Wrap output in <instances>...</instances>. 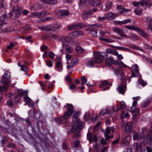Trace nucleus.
<instances>
[{
  "mask_svg": "<svg viewBox=\"0 0 152 152\" xmlns=\"http://www.w3.org/2000/svg\"><path fill=\"white\" fill-rule=\"evenodd\" d=\"M93 54L95 56L94 58L88 62L87 66L88 67H93L94 65L100 63L104 57L107 58L108 56V54L105 52H100L94 51Z\"/></svg>",
  "mask_w": 152,
  "mask_h": 152,
  "instance_id": "1",
  "label": "nucleus"
},
{
  "mask_svg": "<svg viewBox=\"0 0 152 152\" xmlns=\"http://www.w3.org/2000/svg\"><path fill=\"white\" fill-rule=\"evenodd\" d=\"M98 9L94 8L92 10L88 9L85 10L82 15V18L83 19L86 20L88 19L90 16L93 14L94 12L97 11Z\"/></svg>",
  "mask_w": 152,
  "mask_h": 152,
  "instance_id": "2",
  "label": "nucleus"
},
{
  "mask_svg": "<svg viewBox=\"0 0 152 152\" xmlns=\"http://www.w3.org/2000/svg\"><path fill=\"white\" fill-rule=\"evenodd\" d=\"M72 114L70 112L66 111L63 116L61 118H58L56 119V121L58 123H64L66 122L68 118L71 116Z\"/></svg>",
  "mask_w": 152,
  "mask_h": 152,
  "instance_id": "3",
  "label": "nucleus"
},
{
  "mask_svg": "<svg viewBox=\"0 0 152 152\" xmlns=\"http://www.w3.org/2000/svg\"><path fill=\"white\" fill-rule=\"evenodd\" d=\"M22 10V8L18 6L13 7L12 12L10 14V17L14 16L15 18H16L19 17L21 14Z\"/></svg>",
  "mask_w": 152,
  "mask_h": 152,
  "instance_id": "4",
  "label": "nucleus"
},
{
  "mask_svg": "<svg viewBox=\"0 0 152 152\" xmlns=\"http://www.w3.org/2000/svg\"><path fill=\"white\" fill-rule=\"evenodd\" d=\"M10 73L7 72L5 71L4 75H3L2 79L1 80V83L4 85H8L10 82Z\"/></svg>",
  "mask_w": 152,
  "mask_h": 152,
  "instance_id": "5",
  "label": "nucleus"
},
{
  "mask_svg": "<svg viewBox=\"0 0 152 152\" xmlns=\"http://www.w3.org/2000/svg\"><path fill=\"white\" fill-rule=\"evenodd\" d=\"M115 131V129L112 127H109L106 128V132L104 133V136L106 140L108 141L109 139L113 137V135L110 136L109 134H111V132H114Z\"/></svg>",
  "mask_w": 152,
  "mask_h": 152,
  "instance_id": "6",
  "label": "nucleus"
},
{
  "mask_svg": "<svg viewBox=\"0 0 152 152\" xmlns=\"http://www.w3.org/2000/svg\"><path fill=\"white\" fill-rule=\"evenodd\" d=\"M116 9V10L120 14H125L131 11L130 9H126L121 4L117 5Z\"/></svg>",
  "mask_w": 152,
  "mask_h": 152,
  "instance_id": "7",
  "label": "nucleus"
},
{
  "mask_svg": "<svg viewBox=\"0 0 152 152\" xmlns=\"http://www.w3.org/2000/svg\"><path fill=\"white\" fill-rule=\"evenodd\" d=\"M113 30L115 32L117 33L121 36L124 37L126 38H127V36L124 34L123 29L114 27L113 28Z\"/></svg>",
  "mask_w": 152,
  "mask_h": 152,
  "instance_id": "8",
  "label": "nucleus"
},
{
  "mask_svg": "<svg viewBox=\"0 0 152 152\" xmlns=\"http://www.w3.org/2000/svg\"><path fill=\"white\" fill-rule=\"evenodd\" d=\"M87 138L90 143H91L93 141L95 143H97L98 140L97 136L95 134L92 135L91 133H88L87 134Z\"/></svg>",
  "mask_w": 152,
  "mask_h": 152,
  "instance_id": "9",
  "label": "nucleus"
},
{
  "mask_svg": "<svg viewBox=\"0 0 152 152\" xmlns=\"http://www.w3.org/2000/svg\"><path fill=\"white\" fill-rule=\"evenodd\" d=\"M131 137L130 136H127L125 137L121 142V145L128 146L131 141Z\"/></svg>",
  "mask_w": 152,
  "mask_h": 152,
  "instance_id": "10",
  "label": "nucleus"
},
{
  "mask_svg": "<svg viewBox=\"0 0 152 152\" xmlns=\"http://www.w3.org/2000/svg\"><path fill=\"white\" fill-rule=\"evenodd\" d=\"M115 74L116 75L118 76L120 75L121 78L122 80L124 81L125 79V76L123 71V70L120 68H118V69H115L114 70Z\"/></svg>",
  "mask_w": 152,
  "mask_h": 152,
  "instance_id": "11",
  "label": "nucleus"
},
{
  "mask_svg": "<svg viewBox=\"0 0 152 152\" xmlns=\"http://www.w3.org/2000/svg\"><path fill=\"white\" fill-rule=\"evenodd\" d=\"M28 91H27L26 96L23 97L24 100L25 102L30 107H32L34 105V102L32 100L29 98L28 95Z\"/></svg>",
  "mask_w": 152,
  "mask_h": 152,
  "instance_id": "12",
  "label": "nucleus"
},
{
  "mask_svg": "<svg viewBox=\"0 0 152 152\" xmlns=\"http://www.w3.org/2000/svg\"><path fill=\"white\" fill-rule=\"evenodd\" d=\"M70 13L67 10H61L58 11L57 15L58 17H64L69 15Z\"/></svg>",
  "mask_w": 152,
  "mask_h": 152,
  "instance_id": "13",
  "label": "nucleus"
},
{
  "mask_svg": "<svg viewBox=\"0 0 152 152\" xmlns=\"http://www.w3.org/2000/svg\"><path fill=\"white\" fill-rule=\"evenodd\" d=\"M132 123L131 122H124L123 126L124 127V131L125 132L131 131L132 128Z\"/></svg>",
  "mask_w": 152,
  "mask_h": 152,
  "instance_id": "14",
  "label": "nucleus"
},
{
  "mask_svg": "<svg viewBox=\"0 0 152 152\" xmlns=\"http://www.w3.org/2000/svg\"><path fill=\"white\" fill-rule=\"evenodd\" d=\"M63 48L65 49L66 53H71L73 51V48L70 45L65 43L62 44Z\"/></svg>",
  "mask_w": 152,
  "mask_h": 152,
  "instance_id": "15",
  "label": "nucleus"
},
{
  "mask_svg": "<svg viewBox=\"0 0 152 152\" xmlns=\"http://www.w3.org/2000/svg\"><path fill=\"white\" fill-rule=\"evenodd\" d=\"M84 34V32L82 31H74L70 34V37H72L74 38H77L80 36L83 35Z\"/></svg>",
  "mask_w": 152,
  "mask_h": 152,
  "instance_id": "16",
  "label": "nucleus"
},
{
  "mask_svg": "<svg viewBox=\"0 0 152 152\" xmlns=\"http://www.w3.org/2000/svg\"><path fill=\"white\" fill-rule=\"evenodd\" d=\"M7 22V18L5 15H3L0 17V29L1 28L2 26L5 24Z\"/></svg>",
  "mask_w": 152,
  "mask_h": 152,
  "instance_id": "17",
  "label": "nucleus"
},
{
  "mask_svg": "<svg viewBox=\"0 0 152 152\" xmlns=\"http://www.w3.org/2000/svg\"><path fill=\"white\" fill-rule=\"evenodd\" d=\"M118 90L120 94L123 95L126 90V86L125 85L121 84L118 87Z\"/></svg>",
  "mask_w": 152,
  "mask_h": 152,
  "instance_id": "18",
  "label": "nucleus"
},
{
  "mask_svg": "<svg viewBox=\"0 0 152 152\" xmlns=\"http://www.w3.org/2000/svg\"><path fill=\"white\" fill-rule=\"evenodd\" d=\"M41 1L43 4H55L57 3L56 0H41Z\"/></svg>",
  "mask_w": 152,
  "mask_h": 152,
  "instance_id": "19",
  "label": "nucleus"
},
{
  "mask_svg": "<svg viewBox=\"0 0 152 152\" xmlns=\"http://www.w3.org/2000/svg\"><path fill=\"white\" fill-rule=\"evenodd\" d=\"M113 3L111 0H109L107 2L106 4L105 7L103 10L104 11H107L109 10L112 6Z\"/></svg>",
  "mask_w": 152,
  "mask_h": 152,
  "instance_id": "20",
  "label": "nucleus"
},
{
  "mask_svg": "<svg viewBox=\"0 0 152 152\" xmlns=\"http://www.w3.org/2000/svg\"><path fill=\"white\" fill-rule=\"evenodd\" d=\"M90 3L93 6H97L100 5L101 2L100 0H91Z\"/></svg>",
  "mask_w": 152,
  "mask_h": 152,
  "instance_id": "21",
  "label": "nucleus"
},
{
  "mask_svg": "<svg viewBox=\"0 0 152 152\" xmlns=\"http://www.w3.org/2000/svg\"><path fill=\"white\" fill-rule=\"evenodd\" d=\"M147 22L149 24V26L147 28L152 31V18H151L147 17L146 18Z\"/></svg>",
  "mask_w": 152,
  "mask_h": 152,
  "instance_id": "22",
  "label": "nucleus"
},
{
  "mask_svg": "<svg viewBox=\"0 0 152 152\" xmlns=\"http://www.w3.org/2000/svg\"><path fill=\"white\" fill-rule=\"evenodd\" d=\"M131 20L130 19H127L121 21H117L116 22V24L120 26L122 25L123 24H126L130 23Z\"/></svg>",
  "mask_w": 152,
  "mask_h": 152,
  "instance_id": "23",
  "label": "nucleus"
},
{
  "mask_svg": "<svg viewBox=\"0 0 152 152\" xmlns=\"http://www.w3.org/2000/svg\"><path fill=\"white\" fill-rule=\"evenodd\" d=\"M133 139L134 140H138L141 139L142 138V136L140 135L136 132H134L133 133Z\"/></svg>",
  "mask_w": 152,
  "mask_h": 152,
  "instance_id": "24",
  "label": "nucleus"
},
{
  "mask_svg": "<svg viewBox=\"0 0 152 152\" xmlns=\"http://www.w3.org/2000/svg\"><path fill=\"white\" fill-rule=\"evenodd\" d=\"M105 15L107 19L110 20H113L116 17L114 14L111 12L106 14Z\"/></svg>",
  "mask_w": 152,
  "mask_h": 152,
  "instance_id": "25",
  "label": "nucleus"
},
{
  "mask_svg": "<svg viewBox=\"0 0 152 152\" xmlns=\"http://www.w3.org/2000/svg\"><path fill=\"white\" fill-rule=\"evenodd\" d=\"M69 30H72L74 29H78V23L72 24L69 25L68 27Z\"/></svg>",
  "mask_w": 152,
  "mask_h": 152,
  "instance_id": "26",
  "label": "nucleus"
},
{
  "mask_svg": "<svg viewBox=\"0 0 152 152\" xmlns=\"http://www.w3.org/2000/svg\"><path fill=\"white\" fill-rule=\"evenodd\" d=\"M50 13L44 11L38 12L37 15H38V18H40L43 17L46 15H48Z\"/></svg>",
  "mask_w": 152,
  "mask_h": 152,
  "instance_id": "27",
  "label": "nucleus"
},
{
  "mask_svg": "<svg viewBox=\"0 0 152 152\" xmlns=\"http://www.w3.org/2000/svg\"><path fill=\"white\" fill-rule=\"evenodd\" d=\"M83 123L79 120L76 121V125L77 129H81L83 127Z\"/></svg>",
  "mask_w": 152,
  "mask_h": 152,
  "instance_id": "28",
  "label": "nucleus"
},
{
  "mask_svg": "<svg viewBox=\"0 0 152 152\" xmlns=\"http://www.w3.org/2000/svg\"><path fill=\"white\" fill-rule=\"evenodd\" d=\"M61 26L60 24L56 23H55L50 26L52 30L55 31L57 29H59L61 28Z\"/></svg>",
  "mask_w": 152,
  "mask_h": 152,
  "instance_id": "29",
  "label": "nucleus"
},
{
  "mask_svg": "<svg viewBox=\"0 0 152 152\" xmlns=\"http://www.w3.org/2000/svg\"><path fill=\"white\" fill-rule=\"evenodd\" d=\"M62 65L61 62L59 61H57L56 63L55 67L56 68V70L59 72L61 71L62 70Z\"/></svg>",
  "mask_w": 152,
  "mask_h": 152,
  "instance_id": "30",
  "label": "nucleus"
},
{
  "mask_svg": "<svg viewBox=\"0 0 152 152\" xmlns=\"http://www.w3.org/2000/svg\"><path fill=\"white\" fill-rule=\"evenodd\" d=\"M91 28L96 29V28H100L102 27V25L101 24L97 23L96 24L90 25L88 26Z\"/></svg>",
  "mask_w": 152,
  "mask_h": 152,
  "instance_id": "31",
  "label": "nucleus"
},
{
  "mask_svg": "<svg viewBox=\"0 0 152 152\" xmlns=\"http://www.w3.org/2000/svg\"><path fill=\"white\" fill-rule=\"evenodd\" d=\"M136 31L139 32L140 35L143 37H148V34L143 30H141L139 28V30H137Z\"/></svg>",
  "mask_w": 152,
  "mask_h": 152,
  "instance_id": "32",
  "label": "nucleus"
},
{
  "mask_svg": "<svg viewBox=\"0 0 152 152\" xmlns=\"http://www.w3.org/2000/svg\"><path fill=\"white\" fill-rule=\"evenodd\" d=\"M125 28L130 30H133L137 31L139 30V28L134 26H126Z\"/></svg>",
  "mask_w": 152,
  "mask_h": 152,
  "instance_id": "33",
  "label": "nucleus"
},
{
  "mask_svg": "<svg viewBox=\"0 0 152 152\" xmlns=\"http://www.w3.org/2000/svg\"><path fill=\"white\" fill-rule=\"evenodd\" d=\"M107 60H108L112 64H113L115 65H118V60H114L113 57H110L109 58H107Z\"/></svg>",
  "mask_w": 152,
  "mask_h": 152,
  "instance_id": "34",
  "label": "nucleus"
},
{
  "mask_svg": "<svg viewBox=\"0 0 152 152\" xmlns=\"http://www.w3.org/2000/svg\"><path fill=\"white\" fill-rule=\"evenodd\" d=\"M67 112L69 113L70 112L72 114L74 111V110H73V106L72 104H68L67 105Z\"/></svg>",
  "mask_w": 152,
  "mask_h": 152,
  "instance_id": "35",
  "label": "nucleus"
},
{
  "mask_svg": "<svg viewBox=\"0 0 152 152\" xmlns=\"http://www.w3.org/2000/svg\"><path fill=\"white\" fill-rule=\"evenodd\" d=\"M127 38H129L133 40L137 39H138L137 37L135 35L132 33H129V36L128 37L127 36Z\"/></svg>",
  "mask_w": 152,
  "mask_h": 152,
  "instance_id": "36",
  "label": "nucleus"
},
{
  "mask_svg": "<svg viewBox=\"0 0 152 152\" xmlns=\"http://www.w3.org/2000/svg\"><path fill=\"white\" fill-rule=\"evenodd\" d=\"M151 102V99H149L146 100L145 101L143 102L142 105L141 107L142 108H145Z\"/></svg>",
  "mask_w": 152,
  "mask_h": 152,
  "instance_id": "37",
  "label": "nucleus"
},
{
  "mask_svg": "<svg viewBox=\"0 0 152 152\" xmlns=\"http://www.w3.org/2000/svg\"><path fill=\"white\" fill-rule=\"evenodd\" d=\"M89 31H90V33L93 35V36H96L98 30L94 28H89Z\"/></svg>",
  "mask_w": 152,
  "mask_h": 152,
  "instance_id": "38",
  "label": "nucleus"
},
{
  "mask_svg": "<svg viewBox=\"0 0 152 152\" xmlns=\"http://www.w3.org/2000/svg\"><path fill=\"white\" fill-rule=\"evenodd\" d=\"M17 93L19 97H22L23 95L25 94L26 91L22 89H18L17 90Z\"/></svg>",
  "mask_w": 152,
  "mask_h": 152,
  "instance_id": "39",
  "label": "nucleus"
},
{
  "mask_svg": "<svg viewBox=\"0 0 152 152\" xmlns=\"http://www.w3.org/2000/svg\"><path fill=\"white\" fill-rule=\"evenodd\" d=\"M78 59L77 58L73 59L70 63V66L73 67L78 62Z\"/></svg>",
  "mask_w": 152,
  "mask_h": 152,
  "instance_id": "40",
  "label": "nucleus"
},
{
  "mask_svg": "<svg viewBox=\"0 0 152 152\" xmlns=\"http://www.w3.org/2000/svg\"><path fill=\"white\" fill-rule=\"evenodd\" d=\"M106 51L108 54H111L113 55H115V52L116 50L114 49L112 50L110 48H108L106 49Z\"/></svg>",
  "mask_w": 152,
  "mask_h": 152,
  "instance_id": "41",
  "label": "nucleus"
},
{
  "mask_svg": "<svg viewBox=\"0 0 152 152\" xmlns=\"http://www.w3.org/2000/svg\"><path fill=\"white\" fill-rule=\"evenodd\" d=\"M109 112V110L107 109H104L101 110L99 113V115H104L107 114Z\"/></svg>",
  "mask_w": 152,
  "mask_h": 152,
  "instance_id": "42",
  "label": "nucleus"
},
{
  "mask_svg": "<svg viewBox=\"0 0 152 152\" xmlns=\"http://www.w3.org/2000/svg\"><path fill=\"white\" fill-rule=\"evenodd\" d=\"M73 113H74V114L73 115V118L74 119L76 120H77V117L80 114V112L79 111L77 112L76 111L74 110Z\"/></svg>",
  "mask_w": 152,
  "mask_h": 152,
  "instance_id": "43",
  "label": "nucleus"
},
{
  "mask_svg": "<svg viewBox=\"0 0 152 152\" xmlns=\"http://www.w3.org/2000/svg\"><path fill=\"white\" fill-rule=\"evenodd\" d=\"M133 69L134 70L135 72L137 74H139V66L137 64L133 65L132 66Z\"/></svg>",
  "mask_w": 152,
  "mask_h": 152,
  "instance_id": "44",
  "label": "nucleus"
},
{
  "mask_svg": "<svg viewBox=\"0 0 152 152\" xmlns=\"http://www.w3.org/2000/svg\"><path fill=\"white\" fill-rule=\"evenodd\" d=\"M139 83L143 86H144L147 84V83L146 82L144 81L141 78L139 79Z\"/></svg>",
  "mask_w": 152,
  "mask_h": 152,
  "instance_id": "45",
  "label": "nucleus"
},
{
  "mask_svg": "<svg viewBox=\"0 0 152 152\" xmlns=\"http://www.w3.org/2000/svg\"><path fill=\"white\" fill-rule=\"evenodd\" d=\"M81 80L82 81V83H81V85H83L86 84L87 82V78L84 76H83L81 78Z\"/></svg>",
  "mask_w": 152,
  "mask_h": 152,
  "instance_id": "46",
  "label": "nucleus"
},
{
  "mask_svg": "<svg viewBox=\"0 0 152 152\" xmlns=\"http://www.w3.org/2000/svg\"><path fill=\"white\" fill-rule=\"evenodd\" d=\"M55 83V81H53L51 82H49L48 81V82L47 83V85H49L48 88L50 89L53 88L54 86L53 84Z\"/></svg>",
  "mask_w": 152,
  "mask_h": 152,
  "instance_id": "47",
  "label": "nucleus"
},
{
  "mask_svg": "<svg viewBox=\"0 0 152 152\" xmlns=\"http://www.w3.org/2000/svg\"><path fill=\"white\" fill-rule=\"evenodd\" d=\"M88 1V0H80L79 1V6L80 8L82 7V5L83 4H86Z\"/></svg>",
  "mask_w": 152,
  "mask_h": 152,
  "instance_id": "48",
  "label": "nucleus"
},
{
  "mask_svg": "<svg viewBox=\"0 0 152 152\" xmlns=\"http://www.w3.org/2000/svg\"><path fill=\"white\" fill-rule=\"evenodd\" d=\"M101 146L100 145L96 144L94 146V151L97 152L99 151L101 148Z\"/></svg>",
  "mask_w": 152,
  "mask_h": 152,
  "instance_id": "49",
  "label": "nucleus"
},
{
  "mask_svg": "<svg viewBox=\"0 0 152 152\" xmlns=\"http://www.w3.org/2000/svg\"><path fill=\"white\" fill-rule=\"evenodd\" d=\"M119 64V66L123 68H125L127 67V66L125 65L122 61L118 60V64Z\"/></svg>",
  "mask_w": 152,
  "mask_h": 152,
  "instance_id": "50",
  "label": "nucleus"
},
{
  "mask_svg": "<svg viewBox=\"0 0 152 152\" xmlns=\"http://www.w3.org/2000/svg\"><path fill=\"white\" fill-rule=\"evenodd\" d=\"M21 69L24 72H26L28 70V69L25 65H22L21 66Z\"/></svg>",
  "mask_w": 152,
  "mask_h": 152,
  "instance_id": "51",
  "label": "nucleus"
},
{
  "mask_svg": "<svg viewBox=\"0 0 152 152\" xmlns=\"http://www.w3.org/2000/svg\"><path fill=\"white\" fill-rule=\"evenodd\" d=\"M115 53V55H114L116 56L118 59L122 60L123 59V57L122 55L121 54H119L117 51L116 50Z\"/></svg>",
  "mask_w": 152,
  "mask_h": 152,
  "instance_id": "52",
  "label": "nucleus"
},
{
  "mask_svg": "<svg viewBox=\"0 0 152 152\" xmlns=\"http://www.w3.org/2000/svg\"><path fill=\"white\" fill-rule=\"evenodd\" d=\"M75 50L79 53H82L83 50L81 47L79 46L76 47L75 48Z\"/></svg>",
  "mask_w": 152,
  "mask_h": 152,
  "instance_id": "53",
  "label": "nucleus"
},
{
  "mask_svg": "<svg viewBox=\"0 0 152 152\" xmlns=\"http://www.w3.org/2000/svg\"><path fill=\"white\" fill-rule=\"evenodd\" d=\"M134 12L137 15H140L142 13V10L141 9L137 8L135 10Z\"/></svg>",
  "mask_w": 152,
  "mask_h": 152,
  "instance_id": "54",
  "label": "nucleus"
},
{
  "mask_svg": "<svg viewBox=\"0 0 152 152\" xmlns=\"http://www.w3.org/2000/svg\"><path fill=\"white\" fill-rule=\"evenodd\" d=\"M79 29L84 28L87 26V25L82 23H78Z\"/></svg>",
  "mask_w": 152,
  "mask_h": 152,
  "instance_id": "55",
  "label": "nucleus"
},
{
  "mask_svg": "<svg viewBox=\"0 0 152 152\" xmlns=\"http://www.w3.org/2000/svg\"><path fill=\"white\" fill-rule=\"evenodd\" d=\"M107 19V18L106 16L105 15L103 17H98V20L100 22H102V21H103L106 20Z\"/></svg>",
  "mask_w": 152,
  "mask_h": 152,
  "instance_id": "56",
  "label": "nucleus"
},
{
  "mask_svg": "<svg viewBox=\"0 0 152 152\" xmlns=\"http://www.w3.org/2000/svg\"><path fill=\"white\" fill-rule=\"evenodd\" d=\"M108 84V82L107 80H105L103 82L99 85V87L100 88H102Z\"/></svg>",
  "mask_w": 152,
  "mask_h": 152,
  "instance_id": "57",
  "label": "nucleus"
},
{
  "mask_svg": "<svg viewBox=\"0 0 152 152\" xmlns=\"http://www.w3.org/2000/svg\"><path fill=\"white\" fill-rule=\"evenodd\" d=\"M121 117L122 118H124L128 117L129 116V114L128 113H125L124 112L122 113L121 114Z\"/></svg>",
  "mask_w": 152,
  "mask_h": 152,
  "instance_id": "58",
  "label": "nucleus"
},
{
  "mask_svg": "<svg viewBox=\"0 0 152 152\" xmlns=\"http://www.w3.org/2000/svg\"><path fill=\"white\" fill-rule=\"evenodd\" d=\"M38 12H33L31 13L30 16L32 18H38Z\"/></svg>",
  "mask_w": 152,
  "mask_h": 152,
  "instance_id": "59",
  "label": "nucleus"
},
{
  "mask_svg": "<svg viewBox=\"0 0 152 152\" xmlns=\"http://www.w3.org/2000/svg\"><path fill=\"white\" fill-rule=\"evenodd\" d=\"M112 46L113 48L116 49L118 50H120L124 51V47H121V46H115L113 45H112Z\"/></svg>",
  "mask_w": 152,
  "mask_h": 152,
  "instance_id": "60",
  "label": "nucleus"
},
{
  "mask_svg": "<svg viewBox=\"0 0 152 152\" xmlns=\"http://www.w3.org/2000/svg\"><path fill=\"white\" fill-rule=\"evenodd\" d=\"M7 104L10 108H12L13 105V102L11 100H8L7 102Z\"/></svg>",
  "mask_w": 152,
  "mask_h": 152,
  "instance_id": "61",
  "label": "nucleus"
},
{
  "mask_svg": "<svg viewBox=\"0 0 152 152\" xmlns=\"http://www.w3.org/2000/svg\"><path fill=\"white\" fill-rule=\"evenodd\" d=\"M121 106L120 108L121 109H124L125 108L126 106V105L125 102L122 101L120 103Z\"/></svg>",
  "mask_w": 152,
  "mask_h": 152,
  "instance_id": "62",
  "label": "nucleus"
},
{
  "mask_svg": "<svg viewBox=\"0 0 152 152\" xmlns=\"http://www.w3.org/2000/svg\"><path fill=\"white\" fill-rule=\"evenodd\" d=\"M48 82V81H45L44 83H43V82L42 81H39V83L41 85L42 87H46L47 86V83Z\"/></svg>",
  "mask_w": 152,
  "mask_h": 152,
  "instance_id": "63",
  "label": "nucleus"
},
{
  "mask_svg": "<svg viewBox=\"0 0 152 152\" xmlns=\"http://www.w3.org/2000/svg\"><path fill=\"white\" fill-rule=\"evenodd\" d=\"M148 4V2L145 0H142L140 2V4L142 6H144Z\"/></svg>",
  "mask_w": 152,
  "mask_h": 152,
  "instance_id": "64",
  "label": "nucleus"
}]
</instances>
